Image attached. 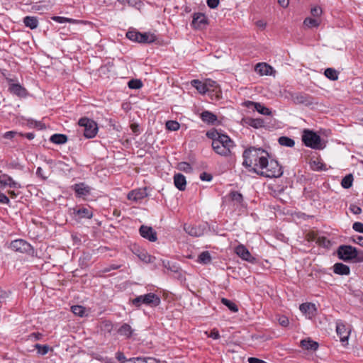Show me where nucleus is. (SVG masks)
<instances>
[{"instance_id":"a18cd8bd","label":"nucleus","mask_w":363,"mask_h":363,"mask_svg":"<svg viewBox=\"0 0 363 363\" xmlns=\"http://www.w3.org/2000/svg\"><path fill=\"white\" fill-rule=\"evenodd\" d=\"M138 257L144 262L150 263L153 261V257L145 252H141Z\"/></svg>"},{"instance_id":"603ef678","label":"nucleus","mask_w":363,"mask_h":363,"mask_svg":"<svg viewBox=\"0 0 363 363\" xmlns=\"http://www.w3.org/2000/svg\"><path fill=\"white\" fill-rule=\"evenodd\" d=\"M352 228L357 231V232H359V233H363V223H360V222H355L353 225H352Z\"/></svg>"},{"instance_id":"f704fd0d","label":"nucleus","mask_w":363,"mask_h":363,"mask_svg":"<svg viewBox=\"0 0 363 363\" xmlns=\"http://www.w3.org/2000/svg\"><path fill=\"white\" fill-rule=\"evenodd\" d=\"M255 111L264 116H270L272 114V111L267 107L258 102L255 108Z\"/></svg>"},{"instance_id":"4c0bfd02","label":"nucleus","mask_w":363,"mask_h":363,"mask_svg":"<svg viewBox=\"0 0 363 363\" xmlns=\"http://www.w3.org/2000/svg\"><path fill=\"white\" fill-rule=\"evenodd\" d=\"M166 128L169 130L176 131L179 129L180 125L176 121H168L166 122Z\"/></svg>"},{"instance_id":"473e14b6","label":"nucleus","mask_w":363,"mask_h":363,"mask_svg":"<svg viewBox=\"0 0 363 363\" xmlns=\"http://www.w3.org/2000/svg\"><path fill=\"white\" fill-rule=\"evenodd\" d=\"M118 333L121 335H124L125 337H129L131 334L133 330H131V328L128 324H123L118 330Z\"/></svg>"},{"instance_id":"6ab92c4d","label":"nucleus","mask_w":363,"mask_h":363,"mask_svg":"<svg viewBox=\"0 0 363 363\" xmlns=\"http://www.w3.org/2000/svg\"><path fill=\"white\" fill-rule=\"evenodd\" d=\"M242 123L244 125L257 129L264 126V121L262 118H245L242 120Z\"/></svg>"},{"instance_id":"79ce46f5","label":"nucleus","mask_w":363,"mask_h":363,"mask_svg":"<svg viewBox=\"0 0 363 363\" xmlns=\"http://www.w3.org/2000/svg\"><path fill=\"white\" fill-rule=\"evenodd\" d=\"M138 363H164L152 357H138Z\"/></svg>"},{"instance_id":"37998d69","label":"nucleus","mask_w":363,"mask_h":363,"mask_svg":"<svg viewBox=\"0 0 363 363\" xmlns=\"http://www.w3.org/2000/svg\"><path fill=\"white\" fill-rule=\"evenodd\" d=\"M323 13L322 9L320 6H315L311 9V13L314 18H318L321 16Z\"/></svg>"},{"instance_id":"052dcab7","label":"nucleus","mask_w":363,"mask_h":363,"mask_svg":"<svg viewBox=\"0 0 363 363\" xmlns=\"http://www.w3.org/2000/svg\"><path fill=\"white\" fill-rule=\"evenodd\" d=\"M0 203L6 204L9 203V199L1 192H0Z\"/></svg>"},{"instance_id":"0eeeda50","label":"nucleus","mask_w":363,"mask_h":363,"mask_svg":"<svg viewBox=\"0 0 363 363\" xmlns=\"http://www.w3.org/2000/svg\"><path fill=\"white\" fill-rule=\"evenodd\" d=\"M142 303L155 307L160 303V298L157 294L153 293L138 296V307Z\"/></svg>"},{"instance_id":"338daca9","label":"nucleus","mask_w":363,"mask_h":363,"mask_svg":"<svg viewBox=\"0 0 363 363\" xmlns=\"http://www.w3.org/2000/svg\"><path fill=\"white\" fill-rule=\"evenodd\" d=\"M278 4L283 8H286L289 6V0H278Z\"/></svg>"},{"instance_id":"4be33fe9","label":"nucleus","mask_w":363,"mask_h":363,"mask_svg":"<svg viewBox=\"0 0 363 363\" xmlns=\"http://www.w3.org/2000/svg\"><path fill=\"white\" fill-rule=\"evenodd\" d=\"M334 273L340 275H348L350 274V267L342 263H336L333 266Z\"/></svg>"},{"instance_id":"ea45409f","label":"nucleus","mask_w":363,"mask_h":363,"mask_svg":"<svg viewBox=\"0 0 363 363\" xmlns=\"http://www.w3.org/2000/svg\"><path fill=\"white\" fill-rule=\"evenodd\" d=\"M72 311L74 315L83 317L85 314V308L82 306H73Z\"/></svg>"},{"instance_id":"2f4dec72","label":"nucleus","mask_w":363,"mask_h":363,"mask_svg":"<svg viewBox=\"0 0 363 363\" xmlns=\"http://www.w3.org/2000/svg\"><path fill=\"white\" fill-rule=\"evenodd\" d=\"M310 165L311 169L315 171L325 169V164L318 160H312Z\"/></svg>"},{"instance_id":"5701e85b","label":"nucleus","mask_w":363,"mask_h":363,"mask_svg":"<svg viewBox=\"0 0 363 363\" xmlns=\"http://www.w3.org/2000/svg\"><path fill=\"white\" fill-rule=\"evenodd\" d=\"M301 346L305 350H316L318 347L317 342L307 338L301 341Z\"/></svg>"},{"instance_id":"69168bd1","label":"nucleus","mask_w":363,"mask_h":363,"mask_svg":"<svg viewBox=\"0 0 363 363\" xmlns=\"http://www.w3.org/2000/svg\"><path fill=\"white\" fill-rule=\"evenodd\" d=\"M248 362L249 363H267L264 361L255 357L249 358Z\"/></svg>"},{"instance_id":"1a4fd4ad","label":"nucleus","mask_w":363,"mask_h":363,"mask_svg":"<svg viewBox=\"0 0 363 363\" xmlns=\"http://www.w3.org/2000/svg\"><path fill=\"white\" fill-rule=\"evenodd\" d=\"M140 235L150 242H155L157 240L156 231L150 226L141 225L139 229Z\"/></svg>"},{"instance_id":"de8ad7c7","label":"nucleus","mask_w":363,"mask_h":363,"mask_svg":"<svg viewBox=\"0 0 363 363\" xmlns=\"http://www.w3.org/2000/svg\"><path fill=\"white\" fill-rule=\"evenodd\" d=\"M318 233L314 231H310L306 235V239L308 242H316L318 238Z\"/></svg>"},{"instance_id":"3c124183","label":"nucleus","mask_w":363,"mask_h":363,"mask_svg":"<svg viewBox=\"0 0 363 363\" xmlns=\"http://www.w3.org/2000/svg\"><path fill=\"white\" fill-rule=\"evenodd\" d=\"M179 168L180 170L184 171L186 172H189L191 170V167L190 164L187 162L179 163Z\"/></svg>"},{"instance_id":"774afa93","label":"nucleus","mask_w":363,"mask_h":363,"mask_svg":"<svg viewBox=\"0 0 363 363\" xmlns=\"http://www.w3.org/2000/svg\"><path fill=\"white\" fill-rule=\"evenodd\" d=\"M128 199L133 201H136V193L133 190L128 194Z\"/></svg>"},{"instance_id":"f03ea898","label":"nucleus","mask_w":363,"mask_h":363,"mask_svg":"<svg viewBox=\"0 0 363 363\" xmlns=\"http://www.w3.org/2000/svg\"><path fill=\"white\" fill-rule=\"evenodd\" d=\"M268 158L266 157L265 162L260 165L257 174L269 178L281 177L283 172L279 163L274 160L269 161Z\"/></svg>"},{"instance_id":"cd10ccee","label":"nucleus","mask_w":363,"mask_h":363,"mask_svg":"<svg viewBox=\"0 0 363 363\" xmlns=\"http://www.w3.org/2000/svg\"><path fill=\"white\" fill-rule=\"evenodd\" d=\"M201 118L203 121L211 123L217 120V117L209 111H203L201 115Z\"/></svg>"},{"instance_id":"7ed1b4c3","label":"nucleus","mask_w":363,"mask_h":363,"mask_svg":"<svg viewBox=\"0 0 363 363\" xmlns=\"http://www.w3.org/2000/svg\"><path fill=\"white\" fill-rule=\"evenodd\" d=\"M233 147V142L225 135H218V138L212 141V147L214 151L223 156H228Z\"/></svg>"},{"instance_id":"c756f323","label":"nucleus","mask_w":363,"mask_h":363,"mask_svg":"<svg viewBox=\"0 0 363 363\" xmlns=\"http://www.w3.org/2000/svg\"><path fill=\"white\" fill-rule=\"evenodd\" d=\"M325 76L330 80H337L338 79V72L333 68H327L324 72Z\"/></svg>"},{"instance_id":"c9c22d12","label":"nucleus","mask_w":363,"mask_h":363,"mask_svg":"<svg viewBox=\"0 0 363 363\" xmlns=\"http://www.w3.org/2000/svg\"><path fill=\"white\" fill-rule=\"evenodd\" d=\"M279 143L286 147H293L294 145V141L291 138L285 136L279 138Z\"/></svg>"},{"instance_id":"e433bc0d","label":"nucleus","mask_w":363,"mask_h":363,"mask_svg":"<svg viewBox=\"0 0 363 363\" xmlns=\"http://www.w3.org/2000/svg\"><path fill=\"white\" fill-rule=\"evenodd\" d=\"M221 303L223 304H224L225 306H227L231 311H233V312L238 311V306H236V304L235 303L232 302L231 301H230L227 298H223L221 299Z\"/></svg>"},{"instance_id":"4468645a","label":"nucleus","mask_w":363,"mask_h":363,"mask_svg":"<svg viewBox=\"0 0 363 363\" xmlns=\"http://www.w3.org/2000/svg\"><path fill=\"white\" fill-rule=\"evenodd\" d=\"M207 25V18L206 16L201 13L194 14L192 26L196 29H203Z\"/></svg>"},{"instance_id":"c03bdc74","label":"nucleus","mask_w":363,"mask_h":363,"mask_svg":"<svg viewBox=\"0 0 363 363\" xmlns=\"http://www.w3.org/2000/svg\"><path fill=\"white\" fill-rule=\"evenodd\" d=\"M35 347L38 350V352L42 355L46 354L49 351V347L48 345L36 344Z\"/></svg>"},{"instance_id":"4d7b16f0","label":"nucleus","mask_w":363,"mask_h":363,"mask_svg":"<svg viewBox=\"0 0 363 363\" xmlns=\"http://www.w3.org/2000/svg\"><path fill=\"white\" fill-rule=\"evenodd\" d=\"M206 3L211 9H216L219 4V0H207Z\"/></svg>"},{"instance_id":"49530a36","label":"nucleus","mask_w":363,"mask_h":363,"mask_svg":"<svg viewBox=\"0 0 363 363\" xmlns=\"http://www.w3.org/2000/svg\"><path fill=\"white\" fill-rule=\"evenodd\" d=\"M316 243L320 246L328 247L330 245V241L325 237L318 236Z\"/></svg>"},{"instance_id":"5fc2aeb1","label":"nucleus","mask_w":363,"mask_h":363,"mask_svg":"<svg viewBox=\"0 0 363 363\" xmlns=\"http://www.w3.org/2000/svg\"><path fill=\"white\" fill-rule=\"evenodd\" d=\"M118 1L122 5H128L134 6L136 4V0H118Z\"/></svg>"},{"instance_id":"ddd939ff","label":"nucleus","mask_w":363,"mask_h":363,"mask_svg":"<svg viewBox=\"0 0 363 363\" xmlns=\"http://www.w3.org/2000/svg\"><path fill=\"white\" fill-rule=\"evenodd\" d=\"M9 83V91L18 96H26L27 94L26 89L18 83H14L12 79H8Z\"/></svg>"},{"instance_id":"f257e3e1","label":"nucleus","mask_w":363,"mask_h":363,"mask_svg":"<svg viewBox=\"0 0 363 363\" xmlns=\"http://www.w3.org/2000/svg\"><path fill=\"white\" fill-rule=\"evenodd\" d=\"M266 157H269L267 151L262 148L251 147L243 152L242 164L245 167L250 168V171L257 173L260 165L265 162Z\"/></svg>"},{"instance_id":"b1692460","label":"nucleus","mask_w":363,"mask_h":363,"mask_svg":"<svg viewBox=\"0 0 363 363\" xmlns=\"http://www.w3.org/2000/svg\"><path fill=\"white\" fill-rule=\"evenodd\" d=\"M23 23L26 27L30 29H35L38 26V20L35 16H26Z\"/></svg>"},{"instance_id":"f3484780","label":"nucleus","mask_w":363,"mask_h":363,"mask_svg":"<svg viewBox=\"0 0 363 363\" xmlns=\"http://www.w3.org/2000/svg\"><path fill=\"white\" fill-rule=\"evenodd\" d=\"M156 40V35L151 32H138V43H151Z\"/></svg>"},{"instance_id":"20e7f679","label":"nucleus","mask_w":363,"mask_h":363,"mask_svg":"<svg viewBox=\"0 0 363 363\" xmlns=\"http://www.w3.org/2000/svg\"><path fill=\"white\" fill-rule=\"evenodd\" d=\"M302 140L307 147L313 149L323 148L320 136L311 130H305L303 131Z\"/></svg>"},{"instance_id":"bb28decb","label":"nucleus","mask_w":363,"mask_h":363,"mask_svg":"<svg viewBox=\"0 0 363 363\" xmlns=\"http://www.w3.org/2000/svg\"><path fill=\"white\" fill-rule=\"evenodd\" d=\"M191 85L196 89V90L201 94H205L206 88L205 86V82H202L198 79H194L191 81Z\"/></svg>"},{"instance_id":"39448f33","label":"nucleus","mask_w":363,"mask_h":363,"mask_svg":"<svg viewBox=\"0 0 363 363\" xmlns=\"http://www.w3.org/2000/svg\"><path fill=\"white\" fill-rule=\"evenodd\" d=\"M78 124L84 128V135L87 138L95 137L98 131L96 123L88 118H82L79 119Z\"/></svg>"},{"instance_id":"aec40b11","label":"nucleus","mask_w":363,"mask_h":363,"mask_svg":"<svg viewBox=\"0 0 363 363\" xmlns=\"http://www.w3.org/2000/svg\"><path fill=\"white\" fill-rule=\"evenodd\" d=\"M73 189L78 196H86L90 194V187L84 183L74 184Z\"/></svg>"},{"instance_id":"393cba45","label":"nucleus","mask_w":363,"mask_h":363,"mask_svg":"<svg viewBox=\"0 0 363 363\" xmlns=\"http://www.w3.org/2000/svg\"><path fill=\"white\" fill-rule=\"evenodd\" d=\"M303 24L307 28H316L318 27L320 24V19L318 18H306L303 21Z\"/></svg>"},{"instance_id":"2eb2a0df","label":"nucleus","mask_w":363,"mask_h":363,"mask_svg":"<svg viewBox=\"0 0 363 363\" xmlns=\"http://www.w3.org/2000/svg\"><path fill=\"white\" fill-rule=\"evenodd\" d=\"M255 70L261 76L273 75L274 72L273 67L265 62L257 63L255 65Z\"/></svg>"},{"instance_id":"6e6552de","label":"nucleus","mask_w":363,"mask_h":363,"mask_svg":"<svg viewBox=\"0 0 363 363\" xmlns=\"http://www.w3.org/2000/svg\"><path fill=\"white\" fill-rule=\"evenodd\" d=\"M235 253L242 260L247 261L250 263H255L256 259L254 257L247 247L242 245L239 244L234 249Z\"/></svg>"},{"instance_id":"a19ab883","label":"nucleus","mask_w":363,"mask_h":363,"mask_svg":"<svg viewBox=\"0 0 363 363\" xmlns=\"http://www.w3.org/2000/svg\"><path fill=\"white\" fill-rule=\"evenodd\" d=\"M230 197L233 201H235L238 204H241L242 201V196L241 194L237 191H233L230 194Z\"/></svg>"},{"instance_id":"13d9d810","label":"nucleus","mask_w":363,"mask_h":363,"mask_svg":"<svg viewBox=\"0 0 363 363\" xmlns=\"http://www.w3.org/2000/svg\"><path fill=\"white\" fill-rule=\"evenodd\" d=\"M200 179L202 181L210 182L212 179V176L206 172H202L200 174Z\"/></svg>"},{"instance_id":"7c9ffc66","label":"nucleus","mask_w":363,"mask_h":363,"mask_svg":"<svg viewBox=\"0 0 363 363\" xmlns=\"http://www.w3.org/2000/svg\"><path fill=\"white\" fill-rule=\"evenodd\" d=\"M51 142L55 144H63L67 141V137L62 134H55L50 138Z\"/></svg>"},{"instance_id":"a211bd4d","label":"nucleus","mask_w":363,"mask_h":363,"mask_svg":"<svg viewBox=\"0 0 363 363\" xmlns=\"http://www.w3.org/2000/svg\"><path fill=\"white\" fill-rule=\"evenodd\" d=\"M299 309L309 318H312L315 315L316 311L315 304L311 303L301 304Z\"/></svg>"},{"instance_id":"9b49d317","label":"nucleus","mask_w":363,"mask_h":363,"mask_svg":"<svg viewBox=\"0 0 363 363\" xmlns=\"http://www.w3.org/2000/svg\"><path fill=\"white\" fill-rule=\"evenodd\" d=\"M336 332L342 342H347L351 330L342 322L337 323Z\"/></svg>"},{"instance_id":"864d4df0","label":"nucleus","mask_w":363,"mask_h":363,"mask_svg":"<svg viewBox=\"0 0 363 363\" xmlns=\"http://www.w3.org/2000/svg\"><path fill=\"white\" fill-rule=\"evenodd\" d=\"M350 210L354 214H359L362 213V208L356 205H350Z\"/></svg>"},{"instance_id":"c85d7f7f","label":"nucleus","mask_w":363,"mask_h":363,"mask_svg":"<svg viewBox=\"0 0 363 363\" xmlns=\"http://www.w3.org/2000/svg\"><path fill=\"white\" fill-rule=\"evenodd\" d=\"M76 213L82 218H91L93 216L91 211L87 208H79Z\"/></svg>"},{"instance_id":"09e8293b","label":"nucleus","mask_w":363,"mask_h":363,"mask_svg":"<svg viewBox=\"0 0 363 363\" xmlns=\"http://www.w3.org/2000/svg\"><path fill=\"white\" fill-rule=\"evenodd\" d=\"M205 334L214 340H218L220 337L219 332L217 329H213L210 333L206 331Z\"/></svg>"},{"instance_id":"dca6fc26","label":"nucleus","mask_w":363,"mask_h":363,"mask_svg":"<svg viewBox=\"0 0 363 363\" xmlns=\"http://www.w3.org/2000/svg\"><path fill=\"white\" fill-rule=\"evenodd\" d=\"M184 230L189 235L194 237H199L203 235L204 233V228L201 226H196V225H184Z\"/></svg>"},{"instance_id":"a878e982","label":"nucleus","mask_w":363,"mask_h":363,"mask_svg":"<svg viewBox=\"0 0 363 363\" xmlns=\"http://www.w3.org/2000/svg\"><path fill=\"white\" fill-rule=\"evenodd\" d=\"M205 86L206 88V91H213V92H218L219 91V86L216 82L208 79L205 80Z\"/></svg>"},{"instance_id":"8fccbe9b","label":"nucleus","mask_w":363,"mask_h":363,"mask_svg":"<svg viewBox=\"0 0 363 363\" xmlns=\"http://www.w3.org/2000/svg\"><path fill=\"white\" fill-rule=\"evenodd\" d=\"M257 102H254L251 101H244L242 105L249 109L252 110L253 111H255V108L257 106Z\"/></svg>"},{"instance_id":"680f3d73","label":"nucleus","mask_w":363,"mask_h":363,"mask_svg":"<svg viewBox=\"0 0 363 363\" xmlns=\"http://www.w3.org/2000/svg\"><path fill=\"white\" fill-rule=\"evenodd\" d=\"M279 324L282 326H287L289 324V320L286 317L282 316L279 319Z\"/></svg>"},{"instance_id":"0e129e2a","label":"nucleus","mask_w":363,"mask_h":363,"mask_svg":"<svg viewBox=\"0 0 363 363\" xmlns=\"http://www.w3.org/2000/svg\"><path fill=\"white\" fill-rule=\"evenodd\" d=\"M53 19L60 23H67V18L62 16H56Z\"/></svg>"},{"instance_id":"6e6d98bb","label":"nucleus","mask_w":363,"mask_h":363,"mask_svg":"<svg viewBox=\"0 0 363 363\" xmlns=\"http://www.w3.org/2000/svg\"><path fill=\"white\" fill-rule=\"evenodd\" d=\"M126 37L133 41H136V31L133 30L128 31L126 33Z\"/></svg>"},{"instance_id":"e2e57ef3","label":"nucleus","mask_w":363,"mask_h":363,"mask_svg":"<svg viewBox=\"0 0 363 363\" xmlns=\"http://www.w3.org/2000/svg\"><path fill=\"white\" fill-rule=\"evenodd\" d=\"M146 189L138 190V199H142L147 196Z\"/></svg>"},{"instance_id":"f8f14e48","label":"nucleus","mask_w":363,"mask_h":363,"mask_svg":"<svg viewBox=\"0 0 363 363\" xmlns=\"http://www.w3.org/2000/svg\"><path fill=\"white\" fill-rule=\"evenodd\" d=\"M9 186L14 189H20L22 187L21 184L14 181L12 177L7 174L0 175V188Z\"/></svg>"},{"instance_id":"9d476101","label":"nucleus","mask_w":363,"mask_h":363,"mask_svg":"<svg viewBox=\"0 0 363 363\" xmlns=\"http://www.w3.org/2000/svg\"><path fill=\"white\" fill-rule=\"evenodd\" d=\"M9 247L15 252L23 253L30 250V245L22 239H18L12 241L10 243Z\"/></svg>"},{"instance_id":"58836bf2","label":"nucleus","mask_w":363,"mask_h":363,"mask_svg":"<svg viewBox=\"0 0 363 363\" xmlns=\"http://www.w3.org/2000/svg\"><path fill=\"white\" fill-rule=\"evenodd\" d=\"M352 182H353L352 175L348 174L342 179L341 184H342V187H344L345 189H348L352 186Z\"/></svg>"},{"instance_id":"412c9836","label":"nucleus","mask_w":363,"mask_h":363,"mask_svg":"<svg viewBox=\"0 0 363 363\" xmlns=\"http://www.w3.org/2000/svg\"><path fill=\"white\" fill-rule=\"evenodd\" d=\"M174 183L175 186L180 191L186 189V181L185 177L182 174H176L174 176Z\"/></svg>"},{"instance_id":"72a5a7b5","label":"nucleus","mask_w":363,"mask_h":363,"mask_svg":"<svg viewBox=\"0 0 363 363\" xmlns=\"http://www.w3.org/2000/svg\"><path fill=\"white\" fill-rule=\"evenodd\" d=\"M211 260V255L207 251L201 252L198 257L199 262L201 264H208Z\"/></svg>"},{"instance_id":"bf43d9fd","label":"nucleus","mask_w":363,"mask_h":363,"mask_svg":"<svg viewBox=\"0 0 363 363\" xmlns=\"http://www.w3.org/2000/svg\"><path fill=\"white\" fill-rule=\"evenodd\" d=\"M17 134H18V133L15 132V131H8L4 133V138L6 139H11Z\"/></svg>"},{"instance_id":"423d86ee","label":"nucleus","mask_w":363,"mask_h":363,"mask_svg":"<svg viewBox=\"0 0 363 363\" xmlns=\"http://www.w3.org/2000/svg\"><path fill=\"white\" fill-rule=\"evenodd\" d=\"M337 254L340 259L344 261H350L357 257L356 248L350 245L340 246L338 247Z\"/></svg>"}]
</instances>
